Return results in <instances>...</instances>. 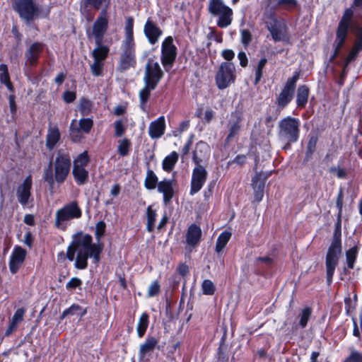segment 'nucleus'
Segmentation results:
<instances>
[{"instance_id":"f257e3e1","label":"nucleus","mask_w":362,"mask_h":362,"mask_svg":"<svg viewBox=\"0 0 362 362\" xmlns=\"http://www.w3.org/2000/svg\"><path fill=\"white\" fill-rule=\"evenodd\" d=\"M103 250L102 243H93L92 236L83 232H78L71 237V242L67 247L66 257L69 261L75 259L74 266L78 269L88 267V259L98 265Z\"/></svg>"},{"instance_id":"f03ea898","label":"nucleus","mask_w":362,"mask_h":362,"mask_svg":"<svg viewBox=\"0 0 362 362\" xmlns=\"http://www.w3.org/2000/svg\"><path fill=\"white\" fill-rule=\"evenodd\" d=\"M163 75L159 63L153 59H148L144 76L145 86L139 92L141 108L144 111L146 110L145 104L149 98L151 91L156 88Z\"/></svg>"},{"instance_id":"7ed1b4c3","label":"nucleus","mask_w":362,"mask_h":362,"mask_svg":"<svg viewBox=\"0 0 362 362\" xmlns=\"http://www.w3.org/2000/svg\"><path fill=\"white\" fill-rule=\"evenodd\" d=\"M15 9L27 23L38 17L47 18L50 13L49 6H38L34 0H16Z\"/></svg>"},{"instance_id":"20e7f679","label":"nucleus","mask_w":362,"mask_h":362,"mask_svg":"<svg viewBox=\"0 0 362 362\" xmlns=\"http://www.w3.org/2000/svg\"><path fill=\"white\" fill-rule=\"evenodd\" d=\"M300 120L297 118L286 117L279 122V137L286 143L285 147L290 144L296 142L300 134Z\"/></svg>"},{"instance_id":"39448f33","label":"nucleus","mask_w":362,"mask_h":362,"mask_svg":"<svg viewBox=\"0 0 362 362\" xmlns=\"http://www.w3.org/2000/svg\"><path fill=\"white\" fill-rule=\"evenodd\" d=\"M207 9L212 16L217 18L216 24L219 28H226L231 25L233 12L223 0H209Z\"/></svg>"},{"instance_id":"423d86ee","label":"nucleus","mask_w":362,"mask_h":362,"mask_svg":"<svg viewBox=\"0 0 362 362\" xmlns=\"http://www.w3.org/2000/svg\"><path fill=\"white\" fill-rule=\"evenodd\" d=\"M341 253V244L340 234H337V233L335 232L331 245L328 249L325 259L327 281L328 284H331L332 282V278L335 269L338 264Z\"/></svg>"},{"instance_id":"0eeeda50","label":"nucleus","mask_w":362,"mask_h":362,"mask_svg":"<svg viewBox=\"0 0 362 362\" xmlns=\"http://www.w3.org/2000/svg\"><path fill=\"white\" fill-rule=\"evenodd\" d=\"M81 214L78 203L76 201L71 202L56 211L55 225L57 228L65 230L70 220L78 218Z\"/></svg>"},{"instance_id":"6e6552de","label":"nucleus","mask_w":362,"mask_h":362,"mask_svg":"<svg viewBox=\"0 0 362 362\" xmlns=\"http://www.w3.org/2000/svg\"><path fill=\"white\" fill-rule=\"evenodd\" d=\"M264 22L274 42H285L288 40L287 26L284 20L278 19L274 14L270 13L265 16Z\"/></svg>"},{"instance_id":"1a4fd4ad","label":"nucleus","mask_w":362,"mask_h":362,"mask_svg":"<svg viewBox=\"0 0 362 362\" xmlns=\"http://www.w3.org/2000/svg\"><path fill=\"white\" fill-rule=\"evenodd\" d=\"M235 65L229 62H222L216 74V84L219 89H225L235 81Z\"/></svg>"},{"instance_id":"9d476101","label":"nucleus","mask_w":362,"mask_h":362,"mask_svg":"<svg viewBox=\"0 0 362 362\" xmlns=\"http://www.w3.org/2000/svg\"><path fill=\"white\" fill-rule=\"evenodd\" d=\"M71 163V157L69 153L59 151L54 162V179L58 183L64 182L66 179Z\"/></svg>"},{"instance_id":"9b49d317","label":"nucleus","mask_w":362,"mask_h":362,"mask_svg":"<svg viewBox=\"0 0 362 362\" xmlns=\"http://www.w3.org/2000/svg\"><path fill=\"white\" fill-rule=\"evenodd\" d=\"M118 70L125 71L136 65L135 44L122 43Z\"/></svg>"},{"instance_id":"f8f14e48","label":"nucleus","mask_w":362,"mask_h":362,"mask_svg":"<svg viewBox=\"0 0 362 362\" xmlns=\"http://www.w3.org/2000/svg\"><path fill=\"white\" fill-rule=\"evenodd\" d=\"M176 56L177 47L173 43V38L168 36L163 40L161 46V62L166 71L171 68Z\"/></svg>"},{"instance_id":"ddd939ff","label":"nucleus","mask_w":362,"mask_h":362,"mask_svg":"<svg viewBox=\"0 0 362 362\" xmlns=\"http://www.w3.org/2000/svg\"><path fill=\"white\" fill-rule=\"evenodd\" d=\"M243 119V113L240 110L232 112L227 123L228 134L226 138V142H230L238 135L242 129V122Z\"/></svg>"},{"instance_id":"4468645a","label":"nucleus","mask_w":362,"mask_h":362,"mask_svg":"<svg viewBox=\"0 0 362 362\" xmlns=\"http://www.w3.org/2000/svg\"><path fill=\"white\" fill-rule=\"evenodd\" d=\"M108 28L107 13L101 11L93 25L92 35L94 37L97 45L102 44L104 35Z\"/></svg>"},{"instance_id":"2eb2a0df","label":"nucleus","mask_w":362,"mask_h":362,"mask_svg":"<svg viewBox=\"0 0 362 362\" xmlns=\"http://www.w3.org/2000/svg\"><path fill=\"white\" fill-rule=\"evenodd\" d=\"M33 186L32 176L28 175L18 185L16 188V197L18 202L23 205H27L31 198V189Z\"/></svg>"},{"instance_id":"dca6fc26","label":"nucleus","mask_w":362,"mask_h":362,"mask_svg":"<svg viewBox=\"0 0 362 362\" xmlns=\"http://www.w3.org/2000/svg\"><path fill=\"white\" fill-rule=\"evenodd\" d=\"M207 175V171L204 166L195 167L193 169L190 194H196L202 188L206 180Z\"/></svg>"},{"instance_id":"f3484780","label":"nucleus","mask_w":362,"mask_h":362,"mask_svg":"<svg viewBox=\"0 0 362 362\" xmlns=\"http://www.w3.org/2000/svg\"><path fill=\"white\" fill-rule=\"evenodd\" d=\"M210 155L209 146L203 141L196 144L193 151L192 160L196 167L204 166L203 164L207 162Z\"/></svg>"},{"instance_id":"a211bd4d","label":"nucleus","mask_w":362,"mask_h":362,"mask_svg":"<svg viewBox=\"0 0 362 362\" xmlns=\"http://www.w3.org/2000/svg\"><path fill=\"white\" fill-rule=\"evenodd\" d=\"M144 33L148 42L155 45L163 35L162 30L151 19L148 18L144 28Z\"/></svg>"},{"instance_id":"6ab92c4d","label":"nucleus","mask_w":362,"mask_h":362,"mask_svg":"<svg viewBox=\"0 0 362 362\" xmlns=\"http://www.w3.org/2000/svg\"><path fill=\"white\" fill-rule=\"evenodd\" d=\"M270 173H259L252 177V187L255 192V199L257 202H260L264 195V183Z\"/></svg>"},{"instance_id":"aec40b11","label":"nucleus","mask_w":362,"mask_h":362,"mask_svg":"<svg viewBox=\"0 0 362 362\" xmlns=\"http://www.w3.org/2000/svg\"><path fill=\"white\" fill-rule=\"evenodd\" d=\"M110 4V0H81L80 10L81 12H87L90 8H93L95 10H105L107 12Z\"/></svg>"},{"instance_id":"412c9836","label":"nucleus","mask_w":362,"mask_h":362,"mask_svg":"<svg viewBox=\"0 0 362 362\" xmlns=\"http://www.w3.org/2000/svg\"><path fill=\"white\" fill-rule=\"evenodd\" d=\"M26 251L21 247H16L11 255L9 267L13 274H15L23 262Z\"/></svg>"},{"instance_id":"4be33fe9","label":"nucleus","mask_w":362,"mask_h":362,"mask_svg":"<svg viewBox=\"0 0 362 362\" xmlns=\"http://www.w3.org/2000/svg\"><path fill=\"white\" fill-rule=\"evenodd\" d=\"M158 341L153 338H148L144 343L140 345L139 356L141 361H148L152 353L153 352Z\"/></svg>"},{"instance_id":"5701e85b","label":"nucleus","mask_w":362,"mask_h":362,"mask_svg":"<svg viewBox=\"0 0 362 362\" xmlns=\"http://www.w3.org/2000/svg\"><path fill=\"white\" fill-rule=\"evenodd\" d=\"M43 50V45L40 42L32 44L25 53L26 62L31 66L37 64L38 58Z\"/></svg>"},{"instance_id":"b1692460","label":"nucleus","mask_w":362,"mask_h":362,"mask_svg":"<svg viewBox=\"0 0 362 362\" xmlns=\"http://www.w3.org/2000/svg\"><path fill=\"white\" fill-rule=\"evenodd\" d=\"M267 9L270 11L277 8L292 9L294 8L298 3L296 0H265Z\"/></svg>"},{"instance_id":"393cba45","label":"nucleus","mask_w":362,"mask_h":362,"mask_svg":"<svg viewBox=\"0 0 362 362\" xmlns=\"http://www.w3.org/2000/svg\"><path fill=\"white\" fill-rule=\"evenodd\" d=\"M165 127V118L163 116H161L150 124L148 128L149 136L152 139L160 137L164 134Z\"/></svg>"},{"instance_id":"a878e982","label":"nucleus","mask_w":362,"mask_h":362,"mask_svg":"<svg viewBox=\"0 0 362 362\" xmlns=\"http://www.w3.org/2000/svg\"><path fill=\"white\" fill-rule=\"evenodd\" d=\"M158 191L163 194L164 203H169L174 194L173 180H165L158 182Z\"/></svg>"},{"instance_id":"bb28decb","label":"nucleus","mask_w":362,"mask_h":362,"mask_svg":"<svg viewBox=\"0 0 362 362\" xmlns=\"http://www.w3.org/2000/svg\"><path fill=\"white\" fill-rule=\"evenodd\" d=\"M202 230L200 227L195 224L191 225L187 233V243L192 247L197 245L202 237Z\"/></svg>"},{"instance_id":"cd10ccee","label":"nucleus","mask_w":362,"mask_h":362,"mask_svg":"<svg viewBox=\"0 0 362 362\" xmlns=\"http://www.w3.org/2000/svg\"><path fill=\"white\" fill-rule=\"evenodd\" d=\"M294 90L285 86L277 97V105L280 107H285L292 100Z\"/></svg>"},{"instance_id":"c85d7f7f","label":"nucleus","mask_w":362,"mask_h":362,"mask_svg":"<svg viewBox=\"0 0 362 362\" xmlns=\"http://www.w3.org/2000/svg\"><path fill=\"white\" fill-rule=\"evenodd\" d=\"M60 139V132L57 127H49L48 129L46 146L49 149H52Z\"/></svg>"},{"instance_id":"c756f323","label":"nucleus","mask_w":362,"mask_h":362,"mask_svg":"<svg viewBox=\"0 0 362 362\" xmlns=\"http://www.w3.org/2000/svg\"><path fill=\"white\" fill-rule=\"evenodd\" d=\"M24 314L25 310L23 308H19L15 312L10 322L8 327L6 331V334L7 336L11 334L14 330L16 329L18 324L23 321Z\"/></svg>"},{"instance_id":"7c9ffc66","label":"nucleus","mask_w":362,"mask_h":362,"mask_svg":"<svg viewBox=\"0 0 362 362\" xmlns=\"http://www.w3.org/2000/svg\"><path fill=\"white\" fill-rule=\"evenodd\" d=\"M134 19L132 17H128L126 19L125 24V39L122 43L135 44L133 36Z\"/></svg>"},{"instance_id":"2f4dec72","label":"nucleus","mask_w":362,"mask_h":362,"mask_svg":"<svg viewBox=\"0 0 362 362\" xmlns=\"http://www.w3.org/2000/svg\"><path fill=\"white\" fill-rule=\"evenodd\" d=\"M309 89L306 86H300L297 91L296 103L298 107H303L308 102Z\"/></svg>"},{"instance_id":"473e14b6","label":"nucleus","mask_w":362,"mask_h":362,"mask_svg":"<svg viewBox=\"0 0 362 362\" xmlns=\"http://www.w3.org/2000/svg\"><path fill=\"white\" fill-rule=\"evenodd\" d=\"M231 237V233L228 231H223L221 233L216 240L215 250L217 253H220L223 251Z\"/></svg>"},{"instance_id":"72a5a7b5","label":"nucleus","mask_w":362,"mask_h":362,"mask_svg":"<svg viewBox=\"0 0 362 362\" xmlns=\"http://www.w3.org/2000/svg\"><path fill=\"white\" fill-rule=\"evenodd\" d=\"M178 160V154L175 151H173L170 155L167 156L163 161V168L167 172H170L174 168Z\"/></svg>"},{"instance_id":"f704fd0d","label":"nucleus","mask_w":362,"mask_h":362,"mask_svg":"<svg viewBox=\"0 0 362 362\" xmlns=\"http://www.w3.org/2000/svg\"><path fill=\"white\" fill-rule=\"evenodd\" d=\"M73 175L78 185L84 184L88 176V172L86 168H73Z\"/></svg>"},{"instance_id":"c9c22d12","label":"nucleus","mask_w":362,"mask_h":362,"mask_svg":"<svg viewBox=\"0 0 362 362\" xmlns=\"http://www.w3.org/2000/svg\"><path fill=\"white\" fill-rule=\"evenodd\" d=\"M109 49L105 46H102L101 44L93 50V57L95 61L104 62L108 54Z\"/></svg>"},{"instance_id":"e433bc0d","label":"nucleus","mask_w":362,"mask_h":362,"mask_svg":"<svg viewBox=\"0 0 362 362\" xmlns=\"http://www.w3.org/2000/svg\"><path fill=\"white\" fill-rule=\"evenodd\" d=\"M0 81L1 83H4L6 85L7 88L13 91V88L12 86V83L10 81V77L8 73V69L7 66L6 64H1L0 65Z\"/></svg>"},{"instance_id":"4c0bfd02","label":"nucleus","mask_w":362,"mask_h":362,"mask_svg":"<svg viewBox=\"0 0 362 362\" xmlns=\"http://www.w3.org/2000/svg\"><path fill=\"white\" fill-rule=\"evenodd\" d=\"M148 325V315L146 313H143L138 322L136 327L137 333L139 337H142L146 332Z\"/></svg>"},{"instance_id":"58836bf2","label":"nucleus","mask_w":362,"mask_h":362,"mask_svg":"<svg viewBox=\"0 0 362 362\" xmlns=\"http://www.w3.org/2000/svg\"><path fill=\"white\" fill-rule=\"evenodd\" d=\"M128 122V119L127 117H123L122 119H117L114 122L115 127V136L119 137L122 136L126 131L125 125Z\"/></svg>"},{"instance_id":"ea45409f","label":"nucleus","mask_w":362,"mask_h":362,"mask_svg":"<svg viewBox=\"0 0 362 362\" xmlns=\"http://www.w3.org/2000/svg\"><path fill=\"white\" fill-rule=\"evenodd\" d=\"M146 215H147V230L149 232H151L154 229V225H155L156 218V212L155 210L152 209L151 206H149L147 208Z\"/></svg>"},{"instance_id":"a19ab883","label":"nucleus","mask_w":362,"mask_h":362,"mask_svg":"<svg viewBox=\"0 0 362 362\" xmlns=\"http://www.w3.org/2000/svg\"><path fill=\"white\" fill-rule=\"evenodd\" d=\"M92 107L93 103L90 100L86 98L80 100L78 110L83 116L88 115L92 110Z\"/></svg>"},{"instance_id":"79ce46f5","label":"nucleus","mask_w":362,"mask_h":362,"mask_svg":"<svg viewBox=\"0 0 362 362\" xmlns=\"http://www.w3.org/2000/svg\"><path fill=\"white\" fill-rule=\"evenodd\" d=\"M158 182V178L152 170H148L145 179V187L148 189H155Z\"/></svg>"},{"instance_id":"37998d69","label":"nucleus","mask_w":362,"mask_h":362,"mask_svg":"<svg viewBox=\"0 0 362 362\" xmlns=\"http://www.w3.org/2000/svg\"><path fill=\"white\" fill-rule=\"evenodd\" d=\"M89 161L87 151L79 154L74 160V168H86Z\"/></svg>"},{"instance_id":"c03bdc74","label":"nucleus","mask_w":362,"mask_h":362,"mask_svg":"<svg viewBox=\"0 0 362 362\" xmlns=\"http://www.w3.org/2000/svg\"><path fill=\"white\" fill-rule=\"evenodd\" d=\"M70 136L75 142L79 141L82 138L81 131L77 126L76 119H74L71 123Z\"/></svg>"},{"instance_id":"a18cd8bd","label":"nucleus","mask_w":362,"mask_h":362,"mask_svg":"<svg viewBox=\"0 0 362 362\" xmlns=\"http://www.w3.org/2000/svg\"><path fill=\"white\" fill-rule=\"evenodd\" d=\"M357 253H358V249L356 247H354L349 249L346 252V262H347L348 267L349 269L354 268V263H355V261L356 259Z\"/></svg>"},{"instance_id":"49530a36","label":"nucleus","mask_w":362,"mask_h":362,"mask_svg":"<svg viewBox=\"0 0 362 362\" xmlns=\"http://www.w3.org/2000/svg\"><path fill=\"white\" fill-rule=\"evenodd\" d=\"M312 310L310 308L307 307L302 310L300 314L299 315V325L304 328L306 327L308 321L311 315Z\"/></svg>"},{"instance_id":"de8ad7c7","label":"nucleus","mask_w":362,"mask_h":362,"mask_svg":"<svg viewBox=\"0 0 362 362\" xmlns=\"http://www.w3.org/2000/svg\"><path fill=\"white\" fill-rule=\"evenodd\" d=\"M117 151L122 156H127L129 153L131 143L129 139H124L118 141Z\"/></svg>"},{"instance_id":"09e8293b","label":"nucleus","mask_w":362,"mask_h":362,"mask_svg":"<svg viewBox=\"0 0 362 362\" xmlns=\"http://www.w3.org/2000/svg\"><path fill=\"white\" fill-rule=\"evenodd\" d=\"M93 120L90 118L81 119L78 121V128L84 133H89L93 127Z\"/></svg>"},{"instance_id":"8fccbe9b","label":"nucleus","mask_w":362,"mask_h":362,"mask_svg":"<svg viewBox=\"0 0 362 362\" xmlns=\"http://www.w3.org/2000/svg\"><path fill=\"white\" fill-rule=\"evenodd\" d=\"M202 289L204 295L211 296L215 292V286L211 280L206 279L202 282Z\"/></svg>"},{"instance_id":"3c124183","label":"nucleus","mask_w":362,"mask_h":362,"mask_svg":"<svg viewBox=\"0 0 362 362\" xmlns=\"http://www.w3.org/2000/svg\"><path fill=\"white\" fill-rule=\"evenodd\" d=\"M344 362H362V352L350 349V354Z\"/></svg>"},{"instance_id":"603ef678","label":"nucleus","mask_w":362,"mask_h":362,"mask_svg":"<svg viewBox=\"0 0 362 362\" xmlns=\"http://www.w3.org/2000/svg\"><path fill=\"white\" fill-rule=\"evenodd\" d=\"M267 60L266 58H262L258 62L256 71H255V83L257 84L262 76V70L264 68Z\"/></svg>"},{"instance_id":"864d4df0","label":"nucleus","mask_w":362,"mask_h":362,"mask_svg":"<svg viewBox=\"0 0 362 362\" xmlns=\"http://www.w3.org/2000/svg\"><path fill=\"white\" fill-rule=\"evenodd\" d=\"M43 178L49 185L50 187L52 188L55 179L53 176L51 163H49L47 168L45 170Z\"/></svg>"},{"instance_id":"5fc2aeb1","label":"nucleus","mask_w":362,"mask_h":362,"mask_svg":"<svg viewBox=\"0 0 362 362\" xmlns=\"http://www.w3.org/2000/svg\"><path fill=\"white\" fill-rule=\"evenodd\" d=\"M104 62L95 61L90 65V70L93 76H99L103 74Z\"/></svg>"},{"instance_id":"6e6d98bb","label":"nucleus","mask_w":362,"mask_h":362,"mask_svg":"<svg viewBox=\"0 0 362 362\" xmlns=\"http://www.w3.org/2000/svg\"><path fill=\"white\" fill-rule=\"evenodd\" d=\"M160 286L158 281H153L148 287V296L149 297H153V296H157L160 292Z\"/></svg>"},{"instance_id":"4d7b16f0","label":"nucleus","mask_w":362,"mask_h":362,"mask_svg":"<svg viewBox=\"0 0 362 362\" xmlns=\"http://www.w3.org/2000/svg\"><path fill=\"white\" fill-rule=\"evenodd\" d=\"M252 40V35L248 30L244 29L241 31V42L245 47L248 46Z\"/></svg>"},{"instance_id":"13d9d810","label":"nucleus","mask_w":362,"mask_h":362,"mask_svg":"<svg viewBox=\"0 0 362 362\" xmlns=\"http://www.w3.org/2000/svg\"><path fill=\"white\" fill-rule=\"evenodd\" d=\"M82 284V281L77 278V277H73L70 279L69 281L67 282L66 285V288L68 290H72L77 287L81 286Z\"/></svg>"},{"instance_id":"bf43d9fd","label":"nucleus","mask_w":362,"mask_h":362,"mask_svg":"<svg viewBox=\"0 0 362 362\" xmlns=\"http://www.w3.org/2000/svg\"><path fill=\"white\" fill-rule=\"evenodd\" d=\"M329 170L339 178H344L346 176V171L343 168L332 167Z\"/></svg>"},{"instance_id":"052dcab7","label":"nucleus","mask_w":362,"mask_h":362,"mask_svg":"<svg viewBox=\"0 0 362 362\" xmlns=\"http://www.w3.org/2000/svg\"><path fill=\"white\" fill-rule=\"evenodd\" d=\"M298 74L296 73L291 78H289L286 85L287 87H289L290 88L295 90L296 88V83L297 81L298 80Z\"/></svg>"},{"instance_id":"680f3d73","label":"nucleus","mask_w":362,"mask_h":362,"mask_svg":"<svg viewBox=\"0 0 362 362\" xmlns=\"http://www.w3.org/2000/svg\"><path fill=\"white\" fill-rule=\"evenodd\" d=\"M221 56L228 62H230L235 57V52L232 49H223L221 52Z\"/></svg>"},{"instance_id":"e2e57ef3","label":"nucleus","mask_w":362,"mask_h":362,"mask_svg":"<svg viewBox=\"0 0 362 362\" xmlns=\"http://www.w3.org/2000/svg\"><path fill=\"white\" fill-rule=\"evenodd\" d=\"M63 98L66 103H71L76 99V93L72 91H66L63 95Z\"/></svg>"},{"instance_id":"0e129e2a","label":"nucleus","mask_w":362,"mask_h":362,"mask_svg":"<svg viewBox=\"0 0 362 362\" xmlns=\"http://www.w3.org/2000/svg\"><path fill=\"white\" fill-rule=\"evenodd\" d=\"M9 108L11 112L13 115L16 112L17 107L15 102V95H10L8 96Z\"/></svg>"},{"instance_id":"69168bd1","label":"nucleus","mask_w":362,"mask_h":362,"mask_svg":"<svg viewBox=\"0 0 362 362\" xmlns=\"http://www.w3.org/2000/svg\"><path fill=\"white\" fill-rule=\"evenodd\" d=\"M105 225L103 222H100L96 226L95 235L99 239L105 232Z\"/></svg>"},{"instance_id":"338daca9","label":"nucleus","mask_w":362,"mask_h":362,"mask_svg":"<svg viewBox=\"0 0 362 362\" xmlns=\"http://www.w3.org/2000/svg\"><path fill=\"white\" fill-rule=\"evenodd\" d=\"M215 116V112L211 109H206L204 112V119L206 122L209 123Z\"/></svg>"},{"instance_id":"774afa93","label":"nucleus","mask_w":362,"mask_h":362,"mask_svg":"<svg viewBox=\"0 0 362 362\" xmlns=\"http://www.w3.org/2000/svg\"><path fill=\"white\" fill-rule=\"evenodd\" d=\"M238 58L240 60V64L243 67H245L247 65V57L244 52H240L238 54Z\"/></svg>"}]
</instances>
